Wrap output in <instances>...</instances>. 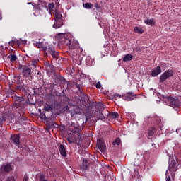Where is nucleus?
Here are the masks:
<instances>
[{
  "instance_id": "obj_1",
  "label": "nucleus",
  "mask_w": 181,
  "mask_h": 181,
  "mask_svg": "<svg viewBox=\"0 0 181 181\" xmlns=\"http://www.w3.org/2000/svg\"><path fill=\"white\" fill-rule=\"evenodd\" d=\"M67 36H69V34L67 33H59L58 35V40L59 43H62V45H66L69 47L71 50H73L74 49H77L78 47V42L77 41L71 40L69 38H67Z\"/></svg>"
},
{
  "instance_id": "obj_2",
  "label": "nucleus",
  "mask_w": 181,
  "mask_h": 181,
  "mask_svg": "<svg viewBox=\"0 0 181 181\" xmlns=\"http://www.w3.org/2000/svg\"><path fill=\"white\" fill-rule=\"evenodd\" d=\"M164 100L167 105L173 107V108H179V107H180V102L177 98H175L169 95H165L164 96Z\"/></svg>"
},
{
  "instance_id": "obj_3",
  "label": "nucleus",
  "mask_w": 181,
  "mask_h": 181,
  "mask_svg": "<svg viewBox=\"0 0 181 181\" xmlns=\"http://www.w3.org/2000/svg\"><path fill=\"white\" fill-rule=\"evenodd\" d=\"M44 54L47 56V57H49L51 60H54V62H57L59 59V52L56 51L53 45L49 47Z\"/></svg>"
},
{
  "instance_id": "obj_4",
  "label": "nucleus",
  "mask_w": 181,
  "mask_h": 181,
  "mask_svg": "<svg viewBox=\"0 0 181 181\" xmlns=\"http://www.w3.org/2000/svg\"><path fill=\"white\" fill-rule=\"evenodd\" d=\"M68 129L72 132V134H76L78 138H81V131H83V128L79 127L78 124H76L74 122H69Z\"/></svg>"
},
{
  "instance_id": "obj_5",
  "label": "nucleus",
  "mask_w": 181,
  "mask_h": 181,
  "mask_svg": "<svg viewBox=\"0 0 181 181\" xmlns=\"http://www.w3.org/2000/svg\"><path fill=\"white\" fill-rule=\"evenodd\" d=\"M16 90L21 91L22 94L26 95L28 94V91H29V84L27 83H24L23 81H19L16 86Z\"/></svg>"
},
{
  "instance_id": "obj_6",
  "label": "nucleus",
  "mask_w": 181,
  "mask_h": 181,
  "mask_svg": "<svg viewBox=\"0 0 181 181\" xmlns=\"http://www.w3.org/2000/svg\"><path fill=\"white\" fill-rule=\"evenodd\" d=\"M34 46H35V47H37V49H41L45 53L49 49V47H52L53 45H50L46 41V40H43L42 41H40L39 42L34 43Z\"/></svg>"
},
{
  "instance_id": "obj_7",
  "label": "nucleus",
  "mask_w": 181,
  "mask_h": 181,
  "mask_svg": "<svg viewBox=\"0 0 181 181\" xmlns=\"http://www.w3.org/2000/svg\"><path fill=\"white\" fill-rule=\"evenodd\" d=\"M19 69L21 71V74H23V77L25 78H29L32 75V69L28 65H20Z\"/></svg>"
},
{
  "instance_id": "obj_8",
  "label": "nucleus",
  "mask_w": 181,
  "mask_h": 181,
  "mask_svg": "<svg viewBox=\"0 0 181 181\" xmlns=\"http://www.w3.org/2000/svg\"><path fill=\"white\" fill-rule=\"evenodd\" d=\"M54 15L55 16V23L53 25V28H54V29H59L60 26H63V19H62V14L59 12V11L55 10ZM59 22H60V25L59 26H57V23H59Z\"/></svg>"
},
{
  "instance_id": "obj_9",
  "label": "nucleus",
  "mask_w": 181,
  "mask_h": 181,
  "mask_svg": "<svg viewBox=\"0 0 181 181\" xmlns=\"http://www.w3.org/2000/svg\"><path fill=\"white\" fill-rule=\"evenodd\" d=\"M173 76V71L167 70L160 76L159 83H165L168 78H170Z\"/></svg>"
},
{
  "instance_id": "obj_10",
  "label": "nucleus",
  "mask_w": 181,
  "mask_h": 181,
  "mask_svg": "<svg viewBox=\"0 0 181 181\" xmlns=\"http://www.w3.org/2000/svg\"><path fill=\"white\" fill-rule=\"evenodd\" d=\"M14 107L16 108H19L21 107H23L25 105V98L22 96H18L16 95H14Z\"/></svg>"
},
{
  "instance_id": "obj_11",
  "label": "nucleus",
  "mask_w": 181,
  "mask_h": 181,
  "mask_svg": "<svg viewBox=\"0 0 181 181\" xmlns=\"http://www.w3.org/2000/svg\"><path fill=\"white\" fill-rule=\"evenodd\" d=\"M136 96V95L135 93L132 92H128L122 95V100H126L127 101H132V100H134V98Z\"/></svg>"
},
{
  "instance_id": "obj_12",
  "label": "nucleus",
  "mask_w": 181,
  "mask_h": 181,
  "mask_svg": "<svg viewBox=\"0 0 181 181\" xmlns=\"http://www.w3.org/2000/svg\"><path fill=\"white\" fill-rule=\"evenodd\" d=\"M1 172H4L5 173H9L12 170V165L9 163L3 164L1 169Z\"/></svg>"
},
{
  "instance_id": "obj_13",
  "label": "nucleus",
  "mask_w": 181,
  "mask_h": 181,
  "mask_svg": "<svg viewBox=\"0 0 181 181\" xmlns=\"http://www.w3.org/2000/svg\"><path fill=\"white\" fill-rule=\"evenodd\" d=\"M98 146L100 152H105L107 147L105 146V143L103 140H98Z\"/></svg>"
},
{
  "instance_id": "obj_14",
  "label": "nucleus",
  "mask_w": 181,
  "mask_h": 181,
  "mask_svg": "<svg viewBox=\"0 0 181 181\" xmlns=\"http://www.w3.org/2000/svg\"><path fill=\"white\" fill-rule=\"evenodd\" d=\"M160 73H162V69H160V66H158L156 68H154V69L151 71V76L152 77H157V76H159V74H160Z\"/></svg>"
},
{
  "instance_id": "obj_15",
  "label": "nucleus",
  "mask_w": 181,
  "mask_h": 181,
  "mask_svg": "<svg viewBox=\"0 0 181 181\" xmlns=\"http://www.w3.org/2000/svg\"><path fill=\"white\" fill-rule=\"evenodd\" d=\"M20 139V135L19 134H13L11 136V140L15 145H19L21 144Z\"/></svg>"
},
{
  "instance_id": "obj_16",
  "label": "nucleus",
  "mask_w": 181,
  "mask_h": 181,
  "mask_svg": "<svg viewBox=\"0 0 181 181\" xmlns=\"http://www.w3.org/2000/svg\"><path fill=\"white\" fill-rule=\"evenodd\" d=\"M58 149L62 156H63L64 158H66L67 156V153H66V146H64V145L60 144L58 147Z\"/></svg>"
},
{
  "instance_id": "obj_17",
  "label": "nucleus",
  "mask_w": 181,
  "mask_h": 181,
  "mask_svg": "<svg viewBox=\"0 0 181 181\" xmlns=\"http://www.w3.org/2000/svg\"><path fill=\"white\" fill-rule=\"evenodd\" d=\"M89 166L90 165H88V160H87V159L86 158H83L82 163L81 164V169H82V170H87Z\"/></svg>"
},
{
  "instance_id": "obj_18",
  "label": "nucleus",
  "mask_w": 181,
  "mask_h": 181,
  "mask_svg": "<svg viewBox=\"0 0 181 181\" xmlns=\"http://www.w3.org/2000/svg\"><path fill=\"white\" fill-rule=\"evenodd\" d=\"M54 83H56V84H60L62 83V81H66V78H64V77L62 76V75H59V76H57L56 78H54Z\"/></svg>"
},
{
  "instance_id": "obj_19",
  "label": "nucleus",
  "mask_w": 181,
  "mask_h": 181,
  "mask_svg": "<svg viewBox=\"0 0 181 181\" xmlns=\"http://www.w3.org/2000/svg\"><path fill=\"white\" fill-rule=\"evenodd\" d=\"M8 59H10V62L13 63L18 60V57L15 54V52H11L8 56Z\"/></svg>"
},
{
  "instance_id": "obj_20",
  "label": "nucleus",
  "mask_w": 181,
  "mask_h": 181,
  "mask_svg": "<svg viewBox=\"0 0 181 181\" xmlns=\"http://www.w3.org/2000/svg\"><path fill=\"white\" fill-rule=\"evenodd\" d=\"M44 110L47 111V112H51V114H53V107H52V105L45 103L44 105Z\"/></svg>"
},
{
  "instance_id": "obj_21",
  "label": "nucleus",
  "mask_w": 181,
  "mask_h": 181,
  "mask_svg": "<svg viewBox=\"0 0 181 181\" xmlns=\"http://www.w3.org/2000/svg\"><path fill=\"white\" fill-rule=\"evenodd\" d=\"M176 165H177L176 160H175L174 159L170 160L168 169H175V168H176Z\"/></svg>"
},
{
  "instance_id": "obj_22",
  "label": "nucleus",
  "mask_w": 181,
  "mask_h": 181,
  "mask_svg": "<svg viewBox=\"0 0 181 181\" xmlns=\"http://www.w3.org/2000/svg\"><path fill=\"white\" fill-rule=\"evenodd\" d=\"M131 60H134V56L131 54H127L123 57V62H131Z\"/></svg>"
},
{
  "instance_id": "obj_23",
  "label": "nucleus",
  "mask_w": 181,
  "mask_h": 181,
  "mask_svg": "<svg viewBox=\"0 0 181 181\" xmlns=\"http://www.w3.org/2000/svg\"><path fill=\"white\" fill-rule=\"evenodd\" d=\"M156 132V128L155 127H150L148 129V136H153V134Z\"/></svg>"
},
{
  "instance_id": "obj_24",
  "label": "nucleus",
  "mask_w": 181,
  "mask_h": 181,
  "mask_svg": "<svg viewBox=\"0 0 181 181\" xmlns=\"http://www.w3.org/2000/svg\"><path fill=\"white\" fill-rule=\"evenodd\" d=\"M144 23L146 25H150L151 26H153V25H155V19L153 18H148L146 20H144Z\"/></svg>"
},
{
  "instance_id": "obj_25",
  "label": "nucleus",
  "mask_w": 181,
  "mask_h": 181,
  "mask_svg": "<svg viewBox=\"0 0 181 181\" xmlns=\"http://www.w3.org/2000/svg\"><path fill=\"white\" fill-rule=\"evenodd\" d=\"M83 6L85 9H93L94 8V5L91 3H83Z\"/></svg>"
},
{
  "instance_id": "obj_26",
  "label": "nucleus",
  "mask_w": 181,
  "mask_h": 181,
  "mask_svg": "<svg viewBox=\"0 0 181 181\" xmlns=\"http://www.w3.org/2000/svg\"><path fill=\"white\" fill-rule=\"evenodd\" d=\"M5 121H6V115H0V127L4 125Z\"/></svg>"
},
{
  "instance_id": "obj_27",
  "label": "nucleus",
  "mask_w": 181,
  "mask_h": 181,
  "mask_svg": "<svg viewBox=\"0 0 181 181\" xmlns=\"http://www.w3.org/2000/svg\"><path fill=\"white\" fill-rule=\"evenodd\" d=\"M112 145H113L114 146H115V145H117V146L121 145V139H120L119 137L116 138V139L113 141Z\"/></svg>"
},
{
  "instance_id": "obj_28",
  "label": "nucleus",
  "mask_w": 181,
  "mask_h": 181,
  "mask_svg": "<svg viewBox=\"0 0 181 181\" xmlns=\"http://www.w3.org/2000/svg\"><path fill=\"white\" fill-rule=\"evenodd\" d=\"M134 30L135 33H140L141 35H142V33H144V30H142V28H139L138 26H135Z\"/></svg>"
},
{
  "instance_id": "obj_29",
  "label": "nucleus",
  "mask_w": 181,
  "mask_h": 181,
  "mask_svg": "<svg viewBox=\"0 0 181 181\" xmlns=\"http://www.w3.org/2000/svg\"><path fill=\"white\" fill-rule=\"evenodd\" d=\"M139 163H141V160H139V155L137 154L134 159V166H139Z\"/></svg>"
},
{
  "instance_id": "obj_30",
  "label": "nucleus",
  "mask_w": 181,
  "mask_h": 181,
  "mask_svg": "<svg viewBox=\"0 0 181 181\" xmlns=\"http://www.w3.org/2000/svg\"><path fill=\"white\" fill-rule=\"evenodd\" d=\"M54 8H55L54 3H49L48 4L49 13H51V12L53 11V9H54Z\"/></svg>"
},
{
  "instance_id": "obj_31",
  "label": "nucleus",
  "mask_w": 181,
  "mask_h": 181,
  "mask_svg": "<svg viewBox=\"0 0 181 181\" xmlns=\"http://www.w3.org/2000/svg\"><path fill=\"white\" fill-rule=\"evenodd\" d=\"M97 118L98 119H105V116H104V115L103 114V112H99L97 113Z\"/></svg>"
},
{
  "instance_id": "obj_32",
  "label": "nucleus",
  "mask_w": 181,
  "mask_h": 181,
  "mask_svg": "<svg viewBox=\"0 0 181 181\" xmlns=\"http://www.w3.org/2000/svg\"><path fill=\"white\" fill-rule=\"evenodd\" d=\"M76 88H78V91L81 93V95H82V97H84L85 95L84 93H83V90H81L82 85L76 83Z\"/></svg>"
},
{
  "instance_id": "obj_33",
  "label": "nucleus",
  "mask_w": 181,
  "mask_h": 181,
  "mask_svg": "<svg viewBox=\"0 0 181 181\" xmlns=\"http://www.w3.org/2000/svg\"><path fill=\"white\" fill-rule=\"evenodd\" d=\"M38 63H39V59H33L32 60V66H33V67L36 68Z\"/></svg>"
},
{
  "instance_id": "obj_34",
  "label": "nucleus",
  "mask_w": 181,
  "mask_h": 181,
  "mask_svg": "<svg viewBox=\"0 0 181 181\" xmlns=\"http://www.w3.org/2000/svg\"><path fill=\"white\" fill-rule=\"evenodd\" d=\"M21 47V40H14V49Z\"/></svg>"
},
{
  "instance_id": "obj_35",
  "label": "nucleus",
  "mask_w": 181,
  "mask_h": 181,
  "mask_svg": "<svg viewBox=\"0 0 181 181\" xmlns=\"http://www.w3.org/2000/svg\"><path fill=\"white\" fill-rule=\"evenodd\" d=\"M133 51L135 53H139V52L142 51V47H136L133 48Z\"/></svg>"
},
{
  "instance_id": "obj_36",
  "label": "nucleus",
  "mask_w": 181,
  "mask_h": 181,
  "mask_svg": "<svg viewBox=\"0 0 181 181\" xmlns=\"http://www.w3.org/2000/svg\"><path fill=\"white\" fill-rule=\"evenodd\" d=\"M110 115L113 119L118 118L119 117V114H118V112H112Z\"/></svg>"
},
{
  "instance_id": "obj_37",
  "label": "nucleus",
  "mask_w": 181,
  "mask_h": 181,
  "mask_svg": "<svg viewBox=\"0 0 181 181\" xmlns=\"http://www.w3.org/2000/svg\"><path fill=\"white\" fill-rule=\"evenodd\" d=\"M8 46L13 47V49L15 48V40H11L8 42Z\"/></svg>"
},
{
  "instance_id": "obj_38",
  "label": "nucleus",
  "mask_w": 181,
  "mask_h": 181,
  "mask_svg": "<svg viewBox=\"0 0 181 181\" xmlns=\"http://www.w3.org/2000/svg\"><path fill=\"white\" fill-rule=\"evenodd\" d=\"M47 86L51 90V91H53V90H54V83H48Z\"/></svg>"
},
{
  "instance_id": "obj_39",
  "label": "nucleus",
  "mask_w": 181,
  "mask_h": 181,
  "mask_svg": "<svg viewBox=\"0 0 181 181\" xmlns=\"http://www.w3.org/2000/svg\"><path fill=\"white\" fill-rule=\"evenodd\" d=\"M66 139H67L69 144H74V139H73V137L69 136V137H67Z\"/></svg>"
},
{
  "instance_id": "obj_40",
  "label": "nucleus",
  "mask_w": 181,
  "mask_h": 181,
  "mask_svg": "<svg viewBox=\"0 0 181 181\" xmlns=\"http://www.w3.org/2000/svg\"><path fill=\"white\" fill-rule=\"evenodd\" d=\"M160 69H162L163 70H165V69H166V63H165V62L160 63Z\"/></svg>"
},
{
  "instance_id": "obj_41",
  "label": "nucleus",
  "mask_w": 181,
  "mask_h": 181,
  "mask_svg": "<svg viewBox=\"0 0 181 181\" xmlns=\"http://www.w3.org/2000/svg\"><path fill=\"white\" fill-rule=\"evenodd\" d=\"M9 93L11 94L12 96V98H15V95H16V93H15V90H13V89H11L9 90Z\"/></svg>"
},
{
  "instance_id": "obj_42",
  "label": "nucleus",
  "mask_w": 181,
  "mask_h": 181,
  "mask_svg": "<svg viewBox=\"0 0 181 181\" xmlns=\"http://www.w3.org/2000/svg\"><path fill=\"white\" fill-rule=\"evenodd\" d=\"M113 96L115 98H122V95H119V93H114Z\"/></svg>"
},
{
  "instance_id": "obj_43",
  "label": "nucleus",
  "mask_w": 181,
  "mask_h": 181,
  "mask_svg": "<svg viewBox=\"0 0 181 181\" xmlns=\"http://www.w3.org/2000/svg\"><path fill=\"white\" fill-rule=\"evenodd\" d=\"M64 81V83H65V84H66V86H67V88H69V87H71V83H70V81Z\"/></svg>"
},
{
  "instance_id": "obj_44",
  "label": "nucleus",
  "mask_w": 181,
  "mask_h": 181,
  "mask_svg": "<svg viewBox=\"0 0 181 181\" xmlns=\"http://www.w3.org/2000/svg\"><path fill=\"white\" fill-rule=\"evenodd\" d=\"M95 87L96 88H98V89L101 88V82L98 81L95 84Z\"/></svg>"
},
{
  "instance_id": "obj_45",
  "label": "nucleus",
  "mask_w": 181,
  "mask_h": 181,
  "mask_svg": "<svg viewBox=\"0 0 181 181\" xmlns=\"http://www.w3.org/2000/svg\"><path fill=\"white\" fill-rule=\"evenodd\" d=\"M40 115H41V118H46V119H47V118H49V117H47V116H46V113L45 112V113H40Z\"/></svg>"
},
{
  "instance_id": "obj_46",
  "label": "nucleus",
  "mask_w": 181,
  "mask_h": 181,
  "mask_svg": "<svg viewBox=\"0 0 181 181\" xmlns=\"http://www.w3.org/2000/svg\"><path fill=\"white\" fill-rule=\"evenodd\" d=\"M95 8L98 11V9H101V6L98 4H95Z\"/></svg>"
},
{
  "instance_id": "obj_47",
  "label": "nucleus",
  "mask_w": 181,
  "mask_h": 181,
  "mask_svg": "<svg viewBox=\"0 0 181 181\" xmlns=\"http://www.w3.org/2000/svg\"><path fill=\"white\" fill-rule=\"evenodd\" d=\"M23 180L24 181H28L29 180V177L25 175L24 177H23Z\"/></svg>"
},
{
  "instance_id": "obj_48",
  "label": "nucleus",
  "mask_w": 181,
  "mask_h": 181,
  "mask_svg": "<svg viewBox=\"0 0 181 181\" xmlns=\"http://www.w3.org/2000/svg\"><path fill=\"white\" fill-rule=\"evenodd\" d=\"M36 9H38V11H40V4L37 5Z\"/></svg>"
},
{
  "instance_id": "obj_49",
  "label": "nucleus",
  "mask_w": 181,
  "mask_h": 181,
  "mask_svg": "<svg viewBox=\"0 0 181 181\" xmlns=\"http://www.w3.org/2000/svg\"><path fill=\"white\" fill-rule=\"evenodd\" d=\"M166 181H171V178L170 176L166 177Z\"/></svg>"
},
{
  "instance_id": "obj_50",
  "label": "nucleus",
  "mask_w": 181,
  "mask_h": 181,
  "mask_svg": "<svg viewBox=\"0 0 181 181\" xmlns=\"http://www.w3.org/2000/svg\"><path fill=\"white\" fill-rule=\"evenodd\" d=\"M41 5H42V6H45V8H47V6H46V4H45V3H43V2L41 3Z\"/></svg>"
},
{
  "instance_id": "obj_51",
  "label": "nucleus",
  "mask_w": 181,
  "mask_h": 181,
  "mask_svg": "<svg viewBox=\"0 0 181 181\" xmlns=\"http://www.w3.org/2000/svg\"><path fill=\"white\" fill-rule=\"evenodd\" d=\"M57 26H59V28H62V25H60V21H58Z\"/></svg>"
},
{
  "instance_id": "obj_52",
  "label": "nucleus",
  "mask_w": 181,
  "mask_h": 181,
  "mask_svg": "<svg viewBox=\"0 0 181 181\" xmlns=\"http://www.w3.org/2000/svg\"><path fill=\"white\" fill-rule=\"evenodd\" d=\"M28 5L33 4V6H33V3H32V2L28 3Z\"/></svg>"
},
{
  "instance_id": "obj_53",
  "label": "nucleus",
  "mask_w": 181,
  "mask_h": 181,
  "mask_svg": "<svg viewBox=\"0 0 181 181\" xmlns=\"http://www.w3.org/2000/svg\"><path fill=\"white\" fill-rule=\"evenodd\" d=\"M40 74V71H38V72L37 73V75H39Z\"/></svg>"
},
{
  "instance_id": "obj_54",
  "label": "nucleus",
  "mask_w": 181,
  "mask_h": 181,
  "mask_svg": "<svg viewBox=\"0 0 181 181\" xmlns=\"http://www.w3.org/2000/svg\"><path fill=\"white\" fill-rule=\"evenodd\" d=\"M0 19L1 20V19H2V17H0Z\"/></svg>"
},
{
  "instance_id": "obj_55",
  "label": "nucleus",
  "mask_w": 181,
  "mask_h": 181,
  "mask_svg": "<svg viewBox=\"0 0 181 181\" xmlns=\"http://www.w3.org/2000/svg\"><path fill=\"white\" fill-rule=\"evenodd\" d=\"M107 114H110V112L107 111Z\"/></svg>"
}]
</instances>
